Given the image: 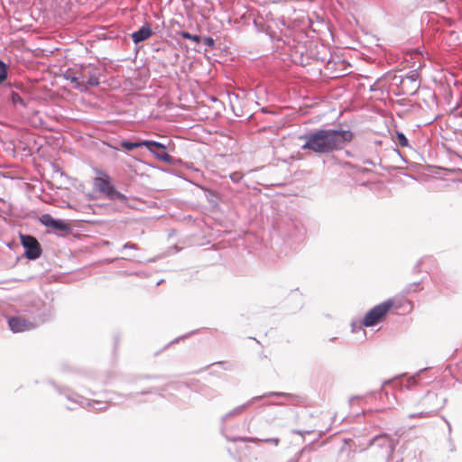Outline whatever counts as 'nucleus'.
<instances>
[{
  "label": "nucleus",
  "mask_w": 462,
  "mask_h": 462,
  "mask_svg": "<svg viewBox=\"0 0 462 462\" xmlns=\"http://www.w3.org/2000/svg\"><path fill=\"white\" fill-rule=\"evenodd\" d=\"M354 138L350 130L343 129H314L299 136L305 143L300 149L317 154H328L342 150Z\"/></svg>",
  "instance_id": "f257e3e1"
},
{
  "label": "nucleus",
  "mask_w": 462,
  "mask_h": 462,
  "mask_svg": "<svg viewBox=\"0 0 462 462\" xmlns=\"http://www.w3.org/2000/svg\"><path fill=\"white\" fill-rule=\"evenodd\" d=\"M269 397H285L293 401H300L302 397L300 395H296L290 393H284V392H268L262 395L254 396L249 401H247L245 403L239 405L230 411H228L226 414L221 417L220 420V430L221 433L226 437V439L232 442L236 441H243V442H252L255 443L258 440L266 442V443H274L275 445H278L280 442V439L278 438H271V439H259L256 438H240V437H234L229 438L226 434L227 432V421L228 420L235 418L236 416L241 415L247 408H249L251 405H253L254 402L263 400L265 398Z\"/></svg>",
  "instance_id": "f03ea898"
},
{
  "label": "nucleus",
  "mask_w": 462,
  "mask_h": 462,
  "mask_svg": "<svg viewBox=\"0 0 462 462\" xmlns=\"http://www.w3.org/2000/svg\"><path fill=\"white\" fill-rule=\"evenodd\" d=\"M23 312L27 313L32 322H35V327L51 321L55 316V308L51 301L45 302L40 298H33L25 301Z\"/></svg>",
  "instance_id": "7ed1b4c3"
},
{
  "label": "nucleus",
  "mask_w": 462,
  "mask_h": 462,
  "mask_svg": "<svg viewBox=\"0 0 462 462\" xmlns=\"http://www.w3.org/2000/svg\"><path fill=\"white\" fill-rule=\"evenodd\" d=\"M79 75V86L73 88L80 92H87L90 88L97 87L100 84L101 69L92 65H80L77 68Z\"/></svg>",
  "instance_id": "20e7f679"
},
{
  "label": "nucleus",
  "mask_w": 462,
  "mask_h": 462,
  "mask_svg": "<svg viewBox=\"0 0 462 462\" xmlns=\"http://www.w3.org/2000/svg\"><path fill=\"white\" fill-rule=\"evenodd\" d=\"M94 186L102 193L107 199L117 200L121 203L127 201V197L117 190L112 178L106 171H99L98 175L94 179Z\"/></svg>",
  "instance_id": "39448f33"
},
{
  "label": "nucleus",
  "mask_w": 462,
  "mask_h": 462,
  "mask_svg": "<svg viewBox=\"0 0 462 462\" xmlns=\"http://www.w3.org/2000/svg\"><path fill=\"white\" fill-rule=\"evenodd\" d=\"M394 301L392 299L386 300L373 307L365 315L362 324L366 328L374 327L383 321L389 310L393 308Z\"/></svg>",
  "instance_id": "423d86ee"
},
{
  "label": "nucleus",
  "mask_w": 462,
  "mask_h": 462,
  "mask_svg": "<svg viewBox=\"0 0 462 462\" xmlns=\"http://www.w3.org/2000/svg\"><path fill=\"white\" fill-rule=\"evenodd\" d=\"M447 402V399L443 396H439L438 393L429 391L421 400L423 406L427 408V411L419 412L418 414H410V418L416 417H427L430 416L433 412L442 409Z\"/></svg>",
  "instance_id": "0eeeda50"
},
{
  "label": "nucleus",
  "mask_w": 462,
  "mask_h": 462,
  "mask_svg": "<svg viewBox=\"0 0 462 462\" xmlns=\"http://www.w3.org/2000/svg\"><path fill=\"white\" fill-rule=\"evenodd\" d=\"M57 390L60 394H63L65 398L70 402L66 406L67 410L69 411L76 410L78 405L81 407H83L84 405H88V407L95 411H106L107 408L106 404H103L99 401H88L76 393H63L60 388H57Z\"/></svg>",
  "instance_id": "6e6552de"
},
{
  "label": "nucleus",
  "mask_w": 462,
  "mask_h": 462,
  "mask_svg": "<svg viewBox=\"0 0 462 462\" xmlns=\"http://www.w3.org/2000/svg\"><path fill=\"white\" fill-rule=\"evenodd\" d=\"M396 83L406 96H414L420 88V74L417 70H411L405 76L395 78Z\"/></svg>",
  "instance_id": "1a4fd4ad"
},
{
  "label": "nucleus",
  "mask_w": 462,
  "mask_h": 462,
  "mask_svg": "<svg viewBox=\"0 0 462 462\" xmlns=\"http://www.w3.org/2000/svg\"><path fill=\"white\" fill-rule=\"evenodd\" d=\"M21 245L24 249L23 255L28 260H36L42 254L39 241L32 235H20Z\"/></svg>",
  "instance_id": "9d476101"
},
{
  "label": "nucleus",
  "mask_w": 462,
  "mask_h": 462,
  "mask_svg": "<svg viewBox=\"0 0 462 462\" xmlns=\"http://www.w3.org/2000/svg\"><path fill=\"white\" fill-rule=\"evenodd\" d=\"M145 142L152 143L145 145V148L158 160L171 165H176L181 162L180 159L174 158L168 154L167 147L162 143L153 140H145Z\"/></svg>",
  "instance_id": "9b49d317"
},
{
  "label": "nucleus",
  "mask_w": 462,
  "mask_h": 462,
  "mask_svg": "<svg viewBox=\"0 0 462 462\" xmlns=\"http://www.w3.org/2000/svg\"><path fill=\"white\" fill-rule=\"evenodd\" d=\"M39 220L42 225L51 227L55 231H60L65 234L71 232V226L68 222L60 218H55L49 213L42 214Z\"/></svg>",
  "instance_id": "f8f14e48"
},
{
  "label": "nucleus",
  "mask_w": 462,
  "mask_h": 462,
  "mask_svg": "<svg viewBox=\"0 0 462 462\" xmlns=\"http://www.w3.org/2000/svg\"><path fill=\"white\" fill-rule=\"evenodd\" d=\"M8 326L14 333H20L36 328L35 322H32L30 319L21 316L10 317L8 319Z\"/></svg>",
  "instance_id": "ddd939ff"
},
{
  "label": "nucleus",
  "mask_w": 462,
  "mask_h": 462,
  "mask_svg": "<svg viewBox=\"0 0 462 462\" xmlns=\"http://www.w3.org/2000/svg\"><path fill=\"white\" fill-rule=\"evenodd\" d=\"M370 445L383 449V452L387 457L392 456L395 448L393 439L386 435L375 436L370 440Z\"/></svg>",
  "instance_id": "4468645a"
},
{
  "label": "nucleus",
  "mask_w": 462,
  "mask_h": 462,
  "mask_svg": "<svg viewBox=\"0 0 462 462\" xmlns=\"http://www.w3.org/2000/svg\"><path fill=\"white\" fill-rule=\"evenodd\" d=\"M152 33V30L148 23H144L137 31L134 32L131 35L133 42L139 44L147 40Z\"/></svg>",
  "instance_id": "2eb2a0df"
},
{
  "label": "nucleus",
  "mask_w": 462,
  "mask_h": 462,
  "mask_svg": "<svg viewBox=\"0 0 462 462\" xmlns=\"http://www.w3.org/2000/svg\"><path fill=\"white\" fill-rule=\"evenodd\" d=\"M147 144H152L151 143L145 142V140L136 139L135 141H130L128 139H122L119 143V145L122 149L126 152H132L136 148L145 147Z\"/></svg>",
  "instance_id": "dca6fc26"
},
{
  "label": "nucleus",
  "mask_w": 462,
  "mask_h": 462,
  "mask_svg": "<svg viewBox=\"0 0 462 462\" xmlns=\"http://www.w3.org/2000/svg\"><path fill=\"white\" fill-rule=\"evenodd\" d=\"M288 300H293L295 302V305L292 308L294 310H300L304 305V297L299 289H295L291 291Z\"/></svg>",
  "instance_id": "f3484780"
},
{
  "label": "nucleus",
  "mask_w": 462,
  "mask_h": 462,
  "mask_svg": "<svg viewBox=\"0 0 462 462\" xmlns=\"http://www.w3.org/2000/svg\"><path fill=\"white\" fill-rule=\"evenodd\" d=\"M9 100L15 108H18L19 106L25 108L27 106V102L20 96L18 92L14 90H11Z\"/></svg>",
  "instance_id": "a211bd4d"
},
{
  "label": "nucleus",
  "mask_w": 462,
  "mask_h": 462,
  "mask_svg": "<svg viewBox=\"0 0 462 462\" xmlns=\"http://www.w3.org/2000/svg\"><path fill=\"white\" fill-rule=\"evenodd\" d=\"M64 78L65 79L67 80H69L73 86H79V75H78V70H77V68L75 69H69L66 70V72L64 73Z\"/></svg>",
  "instance_id": "6ab92c4d"
},
{
  "label": "nucleus",
  "mask_w": 462,
  "mask_h": 462,
  "mask_svg": "<svg viewBox=\"0 0 462 462\" xmlns=\"http://www.w3.org/2000/svg\"><path fill=\"white\" fill-rule=\"evenodd\" d=\"M386 385H392L393 388H402V383H400V378L399 377H395L393 379H391V380H386L383 382L382 387H381V390H380V394H385L386 396H388V393L386 391H384V386Z\"/></svg>",
  "instance_id": "aec40b11"
},
{
  "label": "nucleus",
  "mask_w": 462,
  "mask_h": 462,
  "mask_svg": "<svg viewBox=\"0 0 462 462\" xmlns=\"http://www.w3.org/2000/svg\"><path fill=\"white\" fill-rule=\"evenodd\" d=\"M423 280L421 281H419V282H411V283H408L402 290V293L404 295H409L410 293L411 292H416V291H420L422 288L420 287V283L422 282Z\"/></svg>",
  "instance_id": "412c9836"
},
{
  "label": "nucleus",
  "mask_w": 462,
  "mask_h": 462,
  "mask_svg": "<svg viewBox=\"0 0 462 462\" xmlns=\"http://www.w3.org/2000/svg\"><path fill=\"white\" fill-rule=\"evenodd\" d=\"M394 142L402 147H410L409 140L402 132H395Z\"/></svg>",
  "instance_id": "4be33fe9"
},
{
  "label": "nucleus",
  "mask_w": 462,
  "mask_h": 462,
  "mask_svg": "<svg viewBox=\"0 0 462 462\" xmlns=\"http://www.w3.org/2000/svg\"><path fill=\"white\" fill-rule=\"evenodd\" d=\"M178 34L183 39L190 40L196 43H199L201 42V36L199 34H191L187 31H180L178 32Z\"/></svg>",
  "instance_id": "5701e85b"
},
{
  "label": "nucleus",
  "mask_w": 462,
  "mask_h": 462,
  "mask_svg": "<svg viewBox=\"0 0 462 462\" xmlns=\"http://www.w3.org/2000/svg\"><path fill=\"white\" fill-rule=\"evenodd\" d=\"M8 78V65L0 59V85Z\"/></svg>",
  "instance_id": "b1692460"
},
{
  "label": "nucleus",
  "mask_w": 462,
  "mask_h": 462,
  "mask_svg": "<svg viewBox=\"0 0 462 462\" xmlns=\"http://www.w3.org/2000/svg\"><path fill=\"white\" fill-rule=\"evenodd\" d=\"M428 368H422L420 370H419L415 374L411 375L408 380H407V383H406V388L410 389L411 387H412L413 385L417 384L418 383V378L420 376V374L421 373H423L424 371H426Z\"/></svg>",
  "instance_id": "393cba45"
},
{
  "label": "nucleus",
  "mask_w": 462,
  "mask_h": 462,
  "mask_svg": "<svg viewBox=\"0 0 462 462\" xmlns=\"http://www.w3.org/2000/svg\"><path fill=\"white\" fill-rule=\"evenodd\" d=\"M429 258L428 256H425V257H422L420 258L416 263L415 265L413 266L412 268V273H419L421 272V266L423 265L424 263V261Z\"/></svg>",
  "instance_id": "a878e982"
},
{
  "label": "nucleus",
  "mask_w": 462,
  "mask_h": 462,
  "mask_svg": "<svg viewBox=\"0 0 462 462\" xmlns=\"http://www.w3.org/2000/svg\"><path fill=\"white\" fill-rule=\"evenodd\" d=\"M201 42L208 48H214L216 44L215 40L209 36L201 37Z\"/></svg>",
  "instance_id": "bb28decb"
},
{
  "label": "nucleus",
  "mask_w": 462,
  "mask_h": 462,
  "mask_svg": "<svg viewBox=\"0 0 462 462\" xmlns=\"http://www.w3.org/2000/svg\"><path fill=\"white\" fill-rule=\"evenodd\" d=\"M230 179L234 181V182H239L242 179V176L240 173L238 172H233L230 174Z\"/></svg>",
  "instance_id": "cd10ccee"
},
{
  "label": "nucleus",
  "mask_w": 462,
  "mask_h": 462,
  "mask_svg": "<svg viewBox=\"0 0 462 462\" xmlns=\"http://www.w3.org/2000/svg\"><path fill=\"white\" fill-rule=\"evenodd\" d=\"M269 36L272 40L273 42H282V38H280L279 36L276 35V33L274 32H270L269 33Z\"/></svg>",
  "instance_id": "c85d7f7f"
},
{
  "label": "nucleus",
  "mask_w": 462,
  "mask_h": 462,
  "mask_svg": "<svg viewBox=\"0 0 462 462\" xmlns=\"http://www.w3.org/2000/svg\"><path fill=\"white\" fill-rule=\"evenodd\" d=\"M137 245L133 243H125L122 249H137Z\"/></svg>",
  "instance_id": "c756f323"
},
{
  "label": "nucleus",
  "mask_w": 462,
  "mask_h": 462,
  "mask_svg": "<svg viewBox=\"0 0 462 462\" xmlns=\"http://www.w3.org/2000/svg\"><path fill=\"white\" fill-rule=\"evenodd\" d=\"M290 403H287V402H284L282 401H280V402H267L266 405H276V406H286V405H289Z\"/></svg>",
  "instance_id": "7c9ffc66"
},
{
  "label": "nucleus",
  "mask_w": 462,
  "mask_h": 462,
  "mask_svg": "<svg viewBox=\"0 0 462 462\" xmlns=\"http://www.w3.org/2000/svg\"><path fill=\"white\" fill-rule=\"evenodd\" d=\"M193 333H194V332H191V333H189V334H187V335H184V336H182V337H177V338H175L174 340H172L169 345H171V344H174V343H177V342H179V341H180V338H186V337H188L189 335H191V334H193Z\"/></svg>",
  "instance_id": "2f4dec72"
},
{
  "label": "nucleus",
  "mask_w": 462,
  "mask_h": 462,
  "mask_svg": "<svg viewBox=\"0 0 462 462\" xmlns=\"http://www.w3.org/2000/svg\"><path fill=\"white\" fill-rule=\"evenodd\" d=\"M150 393H152V389H146V390L141 391L140 393H136V394L145 395V394H148Z\"/></svg>",
  "instance_id": "473e14b6"
},
{
  "label": "nucleus",
  "mask_w": 462,
  "mask_h": 462,
  "mask_svg": "<svg viewBox=\"0 0 462 462\" xmlns=\"http://www.w3.org/2000/svg\"><path fill=\"white\" fill-rule=\"evenodd\" d=\"M161 376L159 375H145L144 378H147V379H155V378H160Z\"/></svg>",
  "instance_id": "72a5a7b5"
},
{
  "label": "nucleus",
  "mask_w": 462,
  "mask_h": 462,
  "mask_svg": "<svg viewBox=\"0 0 462 462\" xmlns=\"http://www.w3.org/2000/svg\"><path fill=\"white\" fill-rule=\"evenodd\" d=\"M447 426H448V433L450 434L451 430H452V428H451V424H450L449 421H447Z\"/></svg>",
  "instance_id": "f704fd0d"
},
{
  "label": "nucleus",
  "mask_w": 462,
  "mask_h": 462,
  "mask_svg": "<svg viewBox=\"0 0 462 462\" xmlns=\"http://www.w3.org/2000/svg\"><path fill=\"white\" fill-rule=\"evenodd\" d=\"M292 432L295 433V434L302 435V431L299 430H292Z\"/></svg>",
  "instance_id": "c9c22d12"
},
{
  "label": "nucleus",
  "mask_w": 462,
  "mask_h": 462,
  "mask_svg": "<svg viewBox=\"0 0 462 462\" xmlns=\"http://www.w3.org/2000/svg\"><path fill=\"white\" fill-rule=\"evenodd\" d=\"M111 148L115 149V150H119V148L117 147H115V146H112V145H109Z\"/></svg>",
  "instance_id": "e433bc0d"
},
{
  "label": "nucleus",
  "mask_w": 462,
  "mask_h": 462,
  "mask_svg": "<svg viewBox=\"0 0 462 462\" xmlns=\"http://www.w3.org/2000/svg\"><path fill=\"white\" fill-rule=\"evenodd\" d=\"M443 420L445 421V423L447 424V421H448L445 417H442Z\"/></svg>",
  "instance_id": "4c0bfd02"
},
{
  "label": "nucleus",
  "mask_w": 462,
  "mask_h": 462,
  "mask_svg": "<svg viewBox=\"0 0 462 462\" xmlns=\"http://www.w3.org/2000/svg\"><path fill=\"white\" fill-rule=\"evenodd\" d=\"M15 88H18V89H21V88H22V87H20V86H18V85H16V86H15Z\"/></svg>",
  "instance_id": "58836bf2"
}]
</instances>
